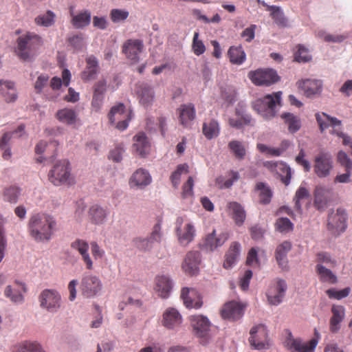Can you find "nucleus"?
Wrapping results in <instances>:
<instances>
[{
	"mask_svg": "<svg viewBox=\"0 0 352 352\" xmlns=\"http://www.w3.org/2000/svg\"><path fill=\"white\" fill-rule=\"evenodd\" d=\"M30 236L36 242H48L57 228L56 219L47 213H36L32 215L28 224Z\"/></svg>",
	"mask_w": 352,
	"mask_h": 352,
	"instance_id": "nucleus-1",
	"label": "nucleus"
},
{
	"mask_svg": "<svg viewBox=\"0 0 352 352\" xmlns=\"http://www.w3.org/2000/svg\"><path fill=\"white\" fill-rule=\"evenodd\" d=\"M16 54L18 56L27 60L36 55L37 51L43 44L41 36L32 32H27L20 36L16 40Z\"/></svg>",
	"mask_w": 352,
	"mask_h": 352,
	"instance_id": "nucleus-2",
	"label": "nucleus"
},
{
	"mask_svg": "<svg viewBox=\"0 0 352 352\" xmlns=\"http://www.w3.org/2000/svg\"><path fill=\"white\" fill-rule=\"evenodd\" d=\"M48 177L49 180L55 186H72L75 184L71 164L67 160L57 162L49 172Z\"/></svg>",
	"mask_w": 352,
	"mask_h": 352,
	"instance_id": "nucleus-3",
	"label": "nucleus"
},
{
	"mask_svg": "<svg viewBox=\"0 0 352 352\" xmlns=\"http://www.w3.org/2000/svg\"><path fill=\"white\" fill-rule=\"evenodd\" d=\"M280 102V92L274 94V96L267 95L256 99L252 104L253 109L265 119H270L275 116V107Z\"/></svg>",
	"mask_w": 352,
	"mask_h": 352,
	"instance_id": "nucleus-4",
	"label": "nucleus"
},
{
	"mask_svg": "<svg viewBox=\"0 0 352 352\" xmlns=\"http://www.w3.org/2000/svg\"><path fill=\"white\" fill-rule=\"evenodd\" d=\"M131 111L126 110L125 106L122 103L114 106L111 108L109 118L111 124H116V128L120 131L126 129L129 125V122L131 120Z\"/></svg>",
	"mask_w": 352,
	"mask_h": 352,
	"instance_id": "nucleus-5",
	"label": "nucleus"
},
{
	"mask_svg": "<svg viewBox=\"0 0 352 352\" xmlns=\"http://www.w3.org/2000/svg\"><path fill=\"white\" fill-rule=\"evenodd\" d=\"M38 300L41 307L50 312H56L61 306V296L56 289L43 290Z\"/></svg>",
	"mask_w": 352,
	"mask_h": 352,
	"instance_id": "nucleus-6",
	"label": "nucleus"
},
{
	"mask_svg": "<svg viewBox=\"0 0 352 352\" xmlns=\"http://www.w3.org/2000/svg\"><path fill=\"white\" fill-rule=\"evenodd\" d=\"M190 321L195 333L201 339V344H206L209 340L210 327V322L208 318L201 315L192 316Z\"/></svg>",
	"mask_w": 352,
	"mask_h": 352,
	"instance_id": "nucleus-7",
	"label": "nucleus"
},
{
	"mask_svg": "<svg viewBox=\"0 0 352 352\" xmlns=\"http://www.w3.org/2000/svg\"><path fill=\"white\" fill-rule=\"evenodd\" d=\"M246 307L247 305L244 302L230 300L223 305L220 314L225 320L236 321L243 317Z\"/></svg>",
	"mask_w": 352,
	"mask_h": 352,
	"instance_id": "nucleus-8",
	"label": "nucleus"
},
{
	"mask_svg": "<svg viewBox=\"0 0 352 352\" xmlns=\"http://www.w3.org/2000/svg\"><path fill=\"white\" fill-rule=\"evenodd\" d=\"M102 288L100 279L95 275L84 276L80 281V289L85 298H92L98 295Z\"/></svg>",
	"mask_w": 352,
	"mask_h": 352,
	"instance_id": "nucleus-9",
	"label": "nucleus"
},
{
	"mask_svg": "<svg viewBox=\"0 0 352 352\" xmlns=\"http://www.w3.org/2000/svg\"><path fill=\"white\" fill-rule=\"evenodd\" d=\"M248 77L254 85L265 86L271 85L280 79L276 72L272 69L251 71L248 74Z\"/></svg>",
	"mask_w": 352,
	"mask_h": 352,
	"instance_id": "nucleus-10",
	"label": "nucleus"
},
{
	"mask_svg": "<svg viewBox=\"0 0 352 352\" xmlns=\"http://www.w3.org/2000/svg\"><path fill=\"white\" fill-rule=\"evenodd\" d=\"M314 172L320 178L327 177L333 168L331 155L324 151H320L314 159Z\"/></svg>",
	"mask_w": 352,
	"mask_h": 352,
	"instance_id": "nucleus-11",
	"label": "nucleus"
},
{
	"mask_svg": "<svg viewBox=\"0 0 352 352\" xmlns=\"http://www.w3.org/2000/svg\"><path fill=\"white\" fill-rule=\"evenodd\" d=\"M249 342L254 349H262L267 344V330L265 325L258 324L253 327L250 331Z\"/></svg>",
	"mask_w": 352,
	"mask_h": 352,
	"instance_id": "nucleus-12",
	"label": "nucleus"
},
{
	"mask_svg": "<svg viewBox=\"0 0 352 352\" xmlns=\"http://www.w3.org/2000/svg\"><path fill=\"white\" fill-rule=\"evenodd\" d=\"M183 223V217H178L176 221V232L179 243L187 245L193 240L195 230L191 223H186L184 226Z\"/></svg>",
	"mask_w": 352,
	"mask_h": 352,
	"instance_id": "nucleus-13",
	"label": "nucleus"
},
{
	"mask_svg": "<svg viewBox=\"0 0 352 352\" xmlns=\"http://www.w3.org/2000/svg\"><path fill=\"white\" fill-rule=\"evenodd\" d=\"M287 284L285 280L279 279L276 283L270 286L267 292V300L270 305H278L285 296Z\"/></svg>",
	"mask_w": 352,
	"mask_h": 352,
	"instance_id": "nucleus-14",
	"label": "nucleus"
},
{
	"mask_svg": "<svg viewBox=\"0 0 352 352\" xmlns=\"http://www.w3.org/2000/svg\"><path fill=\"white\" fill-rule=\"evenodd\" d=\"M296 85L299 89L303 91L307 97H312L319 95L322 89V82L320 80L316 79H302L296 82Z\"/></svg>",
	"mask_w": 352,
	"mask_h": 352,
	"instance_id": "nucleus-15",
	"label": "nucleus"
},
{
	"mask_svg": "<svg viewBox=\"0 0 352 352\" xmlns=\"http://www.w3.org/2000/svg\"><path fill=\"white\" fill-rule=\"evenodd\" d=\"M144 48L142 41L140 39H129L122 45V52L126 58L134 63L139 60V54Z\"/></svg>",
	"mask_w": 352,
	"mask_h": 352,
	"instance_id": "nucleus-16",
	"label": "nucleus"
},
{
	"mask_svg": "<svg viewBox=\"0 0 352 352\" xmlns=\"http://www.w3.org/2000/svg\"><path fill=\"white\" fill-rule=\"evenodd\" d=\"M318 341L311 339L307 342H302L300 339L289 337L286 340V346L291 352H312L315 349Z\"/></svg>",
	"mask_w": 352,
	"mask_h": 352,
	"instance_id": "nucleus-17",
	"label": "nucleus"
},
{
	"mask_svg": "<svg viewBox=\"0 0 352 352\" xmlns=\"http://www.w3.org/2000/svg\"><path fill=\"white\" fill-rule=\"evenodd\" d=\"M333 190L322 186L316 187L314 190V206L318 210H324L332 200Z\"/></svg>",
	"mask_w": 352,
	"mask_h": 352,
	"instance_id": "nucleus-18",
	"label": "nucleus"
},
{
	"mask_svg": "<svg viewBox=\"0 0 352 352\" xmlns=\"http://www.w3.org/2000/svg\"><path fill=\"white\" fill-rule=\"evenodd\" d=\"M201 262V255L197 251L189 252L182 264V269L186 274L193 276L198 273Z\"/></svg>",
	"mask_w": 352,
	"mask_h": 352,
	"instance_id": "nucleus-19",
	"label": "nucleus"
},
{
	"mask_svg": "<svg viewBox=\"0 0 352 352\" xmlns=\"http://www.w3.org/2000/svg\"><path fill=\"white\" fill-rule=\"evenodd\" d=\"M346 213L344 209L338 208L336 213H331L328 218V228L336 232H344L346 228Z\"/></svg>",
	"mask_w": 352,
	"mask_h": 352,
	"instance_id": "nucleus-20",
	"label": "nucleus"
},
{
	"mask_svg": "<svg viewBox=\"0 0 352 352\" xmlns=\"http://www.w3.org/2000/svg\"><path fill=\"white\" fill-rule=\"evenodd\" d=\"M27 292L25 285L19 281H14L12 285H8L4 290V295L13 302L23 301V294Z\"/></svg>",
	"mask_w": 352,
	"mask_h": 352,
	"instance_id": "nucleus-21",
	"label": "nucleus"
},
{
	"mask_svg": "<svg viewBox=\"0 0 352 352\" xmlns=\"http://www.w3.org/2000/svg\"><path fill=\"white\" fill-rule=\"evenodd\" d=\"M24 126L21 124L17 129L14 131L5 133L0 140V148L2 151V157L4 160H8L12 156L9 142L14 135L21 137L24 131Z\"/></svg>",
	"mask_w": 352,
	"mask_h": 352,
	"instance_id": "nucleus-22",
	"label": "nucleus"
},
{
	"mask_svg": "<svg viewBox=\"0 0 352 352\" xmlns=\"http://www.w3.org/2000/svg\"><path fill=\"white\" fill-rule=\"evenodd\" d=\"M162 324L167 329H174L179 327L182 323V317L175 308H167L162 316Z\"/></svg>",
	"mask_w": 352,
	"mask_h": 352,
	"instance_id": "nucleus-23",
	"label": "nucleus"
},
{
	"mask_svg": "<svg viewBox=\"0 0 352 352\" xmlns=\"http://www.w3.org/2000/svg\"><path fill=\"white\" fill-rule=\"evenodd\" d=\"M152 177L148 170L144 168L136 170L129 179V186L131 188H143L149 185Z\"/></svg>",
	"mask_w": 352,
	"mask_h": 352,
	"instance_id": "nucleus-24",
	"label": "nucleus"
},
{
	"mask_svg": "<svg viewBox=\"0 0 352 352\" xmlns=\"http://www.w3.org/2000/svg\"><path fill=\"white\" fill-rule=\"evenodd\" d=\"M228 238L229 234L228 232H221L217 235L216 231L213 230L206 236L203 247L206 250L213 251L218 247L223 245Z\"/></svg>",
	"mask_w": 352,
	"mask_h": 352,
	"instance_id": "nucleus-25",
	"label": "nucleus"
},
{
	"mask_svg": "<svg viewBox=\"0 0 352 352\" xmlns=\"http://www.w3.org/2000/svg\"><path fill=\"white\" fill-rule=\"evenodd\" d=\"M177 111L180 124L184 127H188L196 117L195 105L192 103L183 104Z\"/></svg>",
	"mask_w": 352,
	"mask_h": 352,
	"instance_id": "nucleus-26",
	"label": "nucleus"
},
{
	"mask_svg": "<svg viewBox=\"0 0 352 352\" xmlns=\"http://www.w3.org/2000/svg\"><path fill=\"white\" fill-rule=\"evenodd\" d=\"M173 288V283L168 276H157L155 280L154 290L162 298H167Z\"/></svg>",
	"mask_w": 352,
	"mask_h": 352,
	"instance_id": "nucleus-27",
	"label": "nucleus"
},
{
	"mask_svg": "<svg viewBox=\"0 0 352 352\" xmlns=\"http://www.w3.org/2000/svg\"><path fill=\"white\" fill-rule=\"evenodd\" d=\"M71 247L77 250L82 257L85 267L87 270L93 269V261L89 254V244L87 241L82 239H78L73 241Z\"/></svg>",
	"mask_w": 352,
	"mask_h": 352,
	"instance_id": "nucleus-28",
	"label": "nucleus"
},
{
	"mask_svg": "<svg viewBox=\"0 0 352 352\" xmlns=\"http://www.w3.org/2000/svg\"><path fill=\"white\" fill-rule=\"evenodd\" d=\"M181 298L187 308L199 309L202 306L197 291L192 288L184 287L181 292Z\"/></svg>",
	"mask_w": 352,
	"mask_h": 352,
	"instance_id": "nucleus-29",
	"label": "nucleus"
},
{
	"mask_svg": "<svg viewBox=\"0 0 352 352\" xmlns=\"http://www.w3.org/2000/svg\"><path fill=\"white\" fill-rule=\"evenodd\" d=\"M228 122L232 127L236 129H241L244 126L253 124L251 116L245 113L241 106L236 108L235 117L229 118Z\"/></svg>",
	"mask_w": 352,
	"mask_h": 352,
	"instance_id": "nucleus-30",
	"label": "nucleus"
},
{
	"mask_svg": "<svg viewBox=\"0 0 352 352\" xmlns=\"http://www.w3.org/2000/svg\"><path fill=\"white\" fill-rule=\"evenodd\" d=\"M133 149L136 154L144 157L149 152L150 143L144 132H139L133 137Z\"/></svg>",
	"mask_w": 352,
	"mask_h": 352,
	"instance_id": "nucleus-31",
	"label": "nucleus"
},
{
	"mask_svg": "<svg viewBox=\"0 0 352 352\" xmlns=\"http://www.w3.org/2000/svg\"><path fill=\"white\" fill-rule=\"evenodd\" d=\"M332 316L329 321V331L336 333L340 329V324L344 318V308L341 305H333L331 307Z\"/></svg>",
	"mask_w": 352,
	"mask_h": 352,
	"instance_id": "nucleus-32",
	"label": "nucleus"
},
{
	"mask_svg": "<svg viewBox=\"0 0 352 352\" xmlns=\"http://www.w3.org/2000/svg\"><path fill=\"white\" fill-rule=\"evenodd\" d=\"M107 215V210L98 204L92 205L88 210V219L93 224L104 223Z\"/></svg>",
	"mask_w": 352,
	"mask_h": 352,
	"instance_id": "nucleus-33",
	"label": "nucleus"
},
{
	"mask_svg": "<svg viewBox=\"0 0 352 352\" xmlns=\"http://www.w3.org/2000/svg\"><path fill=\"white\" fill-rule=\"evenodd\" d=\"M292 249V244L289 241H285L278 245L275 251V258L279 267L283 270L287 267V253Z\"/></svg>",
	"mask_w": 352,
	"mask_h": 352,
	"instance_id": "nucleus-34",
	"label": "nucleus"
},
{
	"mask_svg": "<svg viewBox=\"0 0 352 352\" xmlns=\"http://www.w3.org/2000/svg\"><path fill=\"white\" fill-rule=\"evenodd\" d=\"M241 250V245L236 241L232 242L225 255L223 266L225 269H230L236 263Z\"/></svg>",
	"mask_w": 352,
	"mask_h": 352,
	"instance_id": "nucleus-35",
	"label": "nucleus"
},
{
	"mask_svg": "<svg viewBox=\"0 0 352 352\" xmlns=\"http://www.w3.org/2000/svg\"><path fill=\"white\" fill-rule=\"evenodd\" d=\"M137 95L140 102L144 107H147L152 104L155 95L152 87L148 85L142 83L139 85Z\"/></svg>",
	"mask_w": 352,
	"mask_h": 352,
	"instance_id": "nucleus-36",
	"label": "nucleus"
},
{
	"mask_svg": "<svg viewBox=\"0 0 352 352\" xmlns=\"http://www.w3.org/2000/svg\"><path fill=\"white\" fill-rule=\"evenodd\" d=\"M202 133L206 138L209 140L217 138L220 133V126L218 121L212 118L204 122Z\"/></svg>",
	"mask_w": 352,
	"mask_h": 352,
	"instance_id": "nucleus-37",
	"label": "nucleus"
},
{
	"mask_svg": "<svg viewBox=\"0 0 352 352\" xmlns=\"http://www.w3.org/2000/svg\"><path fill=\"white\" fill-rule=\"evenodd\" d=\"M228 208L230 210L235 223L239 226H242L246 218L243 207L240 204L232 201L228 204Z\"/></svg>",
	"mask_w": 352,
	"mask_h": 352,
	"instance_id": "nucleus-38",
	"label": "nucleus"
},
{
	"mask_svg": "<svg viewBox=\"0 0 352 352\" xmlns=\"http://www.w3.org/2000/svg\"><path fill=\"white\" fill-rule=\"evenodd\" d=\"M0 94L7 102L15 101L17 95L14 83L11 81L0 80Z\"/></svg>",
	"mask_w": 352,
	"mask_h": 352,
	"instance_id": "nucleus-39",
	"label": "nucleus"
},
{
	"mask_svg": "<svg viewBox=\"0 0 352 352\" xmlns=\"http://www.w3.org/2000/svg\"><path fill=\"white\" fill-rule=\"evenodd\" d=\"M87 67L82 73V79L85 81H89L94 79L98 72V63L96 58L90 56L86 59Z\"/></svg>",
	"mask_w": 352,
	"mask_h": 352,
	"instance_id": "nucleus-40",
	"label": "nucleus"
},
{
	"mask_svg": "<svg viewBox=\"0 0 352 352\" xmlns=\"http://www.w3.org/2000/svg\"><path fill=\"white\" fill-rule=\"evenodd\" d=\"M316 272L318 276L319 280L322 283L333 285L338 282L336 275L324 265L317 264L316 266Z\"/></svg>",
	"mask_w": 352,
	"mask_h": 352,
	"instance_id": "nucleus-41",
	"label": "nucleus"
},
{
	"mask_svg": "<svg viewBox=\"0 0 352 352\" xmlns=\"http://www.w3.org/2000/svg\"><path fill=\"white\" fill-rule=\"evenodd\" d=\"M254 190L258 194L260 204L263 205L270 204L273 193L265 183L258 182L255 186Z\"/></svg>",
	"mask_w": 352,
	"mask_h": 352,
	"instance_id": "nucleus-42",
	"label": "nucleus"
},
{
	"mask_svg": "<svg viewBox=\"0 0 352 352\" xmlns=\"http://www.w3.org/2000/svg\"><path fill=\"white\" fill-rule=\"evenodd\" d=\"M316 118L320 129L323 131L329 126L335 127L341 125V121L336 118L331 117L325 113H316Z\"/></svg>",
	"mask_w": 352,
	"mask_h": 352,
	"instance_id": "nucleus-43",
	"label": "nucleus"
},
{
	"mask_svg": "<svg viewBox=\"0 0 352 352\" xmlns=\"http://www.w3.org/2000/svg\"><path fill=\"white\" fill-rule=\"evenodd\" d=\"M72 24L75 28H83L89 25L91 22V12L88 10H85L74 15L73 12H71Z\"/></svg>",
	"mask_w": 352,
	"mask_h": 352,
	"instance_id": "nucleus-44",
	"label": "nucleus"
},
{
	"mask_svg": "<svg viewBox=\"0 0 352 352\" xmlns=\"http://www.w3.org/2000/svg\"><path fill=\"white\" fill-rule=\"evenodd\" d=\"M258 1L261 3L262 6L266 7L267 11L271 12L270 15L276 24L281 26L286 25L287 19L279 7L276 6H269L264 1L261 2L259 0H258Z\"/></svg>",
	"mask_w": 352,
	"mask_h": 352,
	"instance_id": "nucleus-45",
	"label": "nucleus"
},
{
	"mask_svg": "<svg viewBox=\"0 0 352 352\" xmlns=\"http://www.w3.org/2000/svg\"><path fill=\"white\" fill-rule=\"evenodd\" d=\"M56 118L60 122L70 125L76 122L77 115L74 110L65 108L57 111Z\"/></svg>",
	"mask_w": 352,
	"mask_h": 352,
	"instance_id": "nucleus-46",
	"label": "nucleus"
},
{
	"mask_svg": "<svg viewBox=\"0 0 352 352\" xmlns=\"http://www.w3.org/2000/svg\"><path fill=\"white\" fill-rule=\"evenodd\" d=\"M230 61L236 65H241L245 60V54L241 46H231L228 52Z\"/></svg>",
	"mask_w": 352,
	"mask_h": 352,
	"instance_id": "nucleus-47",
	"label": "nucleus"
},
{
	"mask_svg": "<svg viewBox=\"0 0 352 352\" xmlns=\"http://www.w3.org/2000/svg\"><path fill=\"white\" fill-rule=\"evenodd\" d=\"M281 118L285 120V123L288 126V130L290 133H296L298 131L300 126V120L298 116H294L290 113H283Z\"/></svg>",
	"mask_w": 352,
	"mask_h": 352,
	"instance_id": "nucleus-48",
	"label": "nucleus"
},
{
	"mask_svg": "<svg viewBox=\"0 0 352 352\" xmlns=\"http://www.w3.org/2000/svg\"><path fill=\"white\" fill-rule=\"evenodd\" d=\"M228 148L236 158L239 160L244 159L246 155V150L241 142L232 140L228 143Z\"/></svg>",
	"mask_w": 352,
	"mask_h": 352,
	"instance_id": "nucleus-49",
	"label": "nucleus"
},
{
	"mask_svg": "<svg viewBox=\"0 0 352 352\" xmlns=\"http://www.w3.org/2000/svg\"><path fill=\"white\" fill-rule=\"evenodd\" d=\"M13 352H45L41 346L34 342H24L14 347Z\"/></svg>",
	"mask_w": 352,
	"mask_h": 352,
	"instance_id": "nucleus-50",
	"label": "nucleus"
},
{
	"mask_svg": "<svg viewBox=\"0 0 352 352\" xmlns=\"http://www.w3.org/2000/svg\"><path fill=\"white\" fill-rule=\"evenodd\" d=\"M231 178L226 179L223 176L218 177L216 179V184L219 188H228L232 186L234 181H236L239 178V173L235 171H231L230 173Z\"/></svg>",
	"mask_w": 352,
	"mask_h": 352,
	"instance_id": "nucleus-51",
	"label": "nucleus"
},
{
	"mask_svg": "<svg viewBox=\"0 0 352 352\" xmlns=\"http://www.w3.org/2000/svg\"><path fill=\"white\" fill-rule=\"evenodd\" d=\"M55 14L48 10L45 14H40L35 18V23L38 25L49 27L54 23Z\"/></svg>",
	"mask_w": 352,
	"mask_h": 352,
	"instance_id": "nucleus-52",
	"label": "nucleus"
},
{
	"mask_svg": "<svg viewBox=\"0 0 352 352\" xmlns=\"http://www.w3.org/2000/svg\"><path fill=\"white\" fill-rule=\"evenodd\" d=\"M316 261L317 264H321L329 267H334L337 265L336 260L332 258L330 254L325 252L318 253L316 254Z\"/></svg>",
	"mask_w": 352,
	"mask_h": 352,
	"instance_id": "nucleus-53",
	"label": "nucleus"
},
{
	"mask_svg": "<svg viewBox=\"0 0 352 352\" xmlns=\"http://www.w3.org/2000/svg\"><path fill=\"white\" fill-rule=\"evenodd\" d=\"M188 172V166L186 164H182L177 166V169L171 174L170 181L174 188H177L181 175L183 173H187Z\"/></svg>",
	"mask_w": 352,
	"mask_h": 352,
	"instance_id": "nucleus-54",
	"label": "nucleus"
},
{
	"mask_svg": "<svg viewBox=\"0 0 352 352\" xmlns=\"http://www.w3.org/2000/svg\"><path fill=\"white\" fill-rule=\"evenodd\" d=\"M309 190L305 186H300L299 187L294 198L295 208L297 210H301L300 201L309 198Z\"/></svg>",
	"mask_w": 352,
	"mask_h": 352,
	"instance_id": "nucleus-55",
	"label": "nucleus"
},
{
	"mask_svg": "<svg viewBox=\"0 0 352 352\" xmlns=\"http://www.w3.org/2000/svg\"><path fill=\"white\" fill-rule=\"evenodd\" d=\"M20 195V189L16 186H10L5 188L3 191L4 200L10 202L16 203Z\"/></svg>",
	"mask_w": 352,
	"mask_h": 352,
	"instance_id": "nucleus-56",
	"label": "nucleus"
},
{
	"mask_svg": "<svg viewBox=\"0 0 352 352\" xmlns=\"http://www.w3.org/2000/svg\"><path fill=\"white\" fill-rule=\"evenodd\" d=\"M276 229L280 232H289L293 230L294 225L291 221L285 217L278 218L275 223Z\"/></svg>",
	"mask_w": 352,
	"mask_h": 352,
	"instance_id": "nucleus-57",
	"label": "nucleus"
},
{
	"mask_svg": "<svg viewBox=\"0 0 352 352\" xmlns=\"http://www.w3.org/2000/svg\"><path fill=\"white\" fill-rule=\"evenodd\" d=\"M297 51L294 54V60L298 63H306L311 59V56L308 52V50L302 45H298Z\"/></svg>",
	"mask_w": 352,
	"mask_h": 352,
	"instance_id": "nucleus-58",
	"label": "nucleus"
},
{
	"mask_svg": "<svg viewBox=\"0 0 352 352\" xmlns=\"http://www.w3.org/2000/svg\"><path fill=\"white\" fill-rule=\"evenodd\" d=\"M49 79L50 76L45 74H41L37 77L34 85L36 93L40 94L42 92L43 89L49 84Z\"/></svg>",
	"mask_w": 352,
	"mask_h": 352,
	"instance_id": "nucleus-59",
	"label": "nucleus"
},
{
	"mask_svg": "<svg viewBox=\"0 0 352 352\" xmlns=\"http://www.w3.org/2000/svg\"><path fill=\"white\" fill-rule=\"evenodd\" d=\"M129 15L128 11L120 9H113L110 12V18L113 23H119L126 20Z\"/></svg>",
	"mask_w": 352,
	"mask_h": 352,
	"instance_id": "nucleus-60",
	"label": "nucleus"
},
{
	"mask_svg": "<svg viewBox=\"0 0 352 352\" xmlns=\"http://www.w3.org/2000/svg\"><path fill=\"white\" fill-rule=\"evenodd\" d=\"M318 36L322 38L325 42L341 43L346 36L344 35H334L325 32L324 31H319Z\"/></svg>",
	"mask_w": 352,
	"mask_h": 352,
	"instance_id": "nucleus-61",
	"label": "nucleus"
},
{
	"mask_svg": "<svg viewBox=\"0 0 352 352\" xmlns=\"http://www.w3.org/2000/svg\"><path fill=\"white\" fill-rule=\"evenodd\" d=\"M351 289L349 287H346L341 290H336L335 289H329L326 291L327 296L330 298H335L337 300H340L349 296L350 293Z\"/></svg>",
	"mask_w": 352,
	"mask_h": 352,
	"instance_id": "nucleus-62",
	"label": "nucleus"
},
{
	"mask_svg": "<svg viewBox=\"0 0 352 352\" xmlns=\"http://www.w3.org/2000/svg\"><path fill=\"white\" fill-rule=\"evenodd\" d=\"M199 32H195L192 40V50L197 56L204 54L206 51V47L202 41L199 40Z\"/></svg>",
	"mask_w": 352,
	"mask_h": 352,
	"instance_id": "nucleus-63",
	"label": "nucleus"
},
{
	"mask_svg": "<svg viewBox=\"0 0 352 352\" xmlns=\"http://www.w3.org/2000/svg\"><path fill=\"white\" fill-rule=\"evenodd\" d=\"M133 245L140 250H149L152 248V242L148 238L136 237L133 240Z\"/></svg>",
	"mask_w": 352,
	"mask_h": 352,
	"instance_id": "nucleus-64",
	"label": "nucleus"
}]
</instances>
